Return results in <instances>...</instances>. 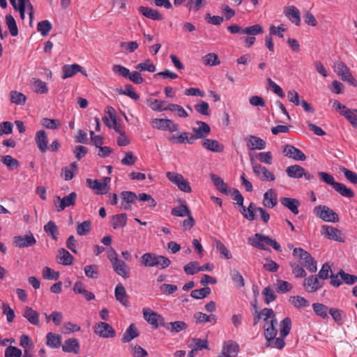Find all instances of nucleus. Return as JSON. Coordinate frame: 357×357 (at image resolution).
Segmentation results:
<instances>
[{
    "label": "nucleus",
    "mask_w": 357,
    "mask_h": 357,
    "mask_svg": "<svg viewBox=\"0 0 357 357\" xmlns=\"http://www.w3.org/2000/svg\"><path fill=\"white\" fill-rule=\"evenodd\" d=\"M248 242L254 247L259 248L261 250H266L265 248V245H271L278 252H282L281 246L280 244L270 238L268 236H266L264 234L257 233L255 234V237L253 238H249Z\"/></svg>",
    "instance_id": "obj_1"
},
{
    "label": "nucleus",
    "mask_w": 357,
    "mask_h": 357,
    "mask_svg": "<svg viewBox=\"0 0 357 357\" xmlns=\"http://www.w3.org/2000/svg\"><path fill=\"white\" fill-rule=\"evenodd\" d=\"M293 255L302 260V264L310 272L314 273L317 271V261L311 256V255L301 248H296L293 250Z\"/></svg>",
    "instance_id": "obj_2"
},
{
    "label": "nucleus",
    "mask_w": 357,
    "mask_h": 357,
    "mask_svg": "<svg viewBox=\"0 0 357 357\" xmlns=\"http://www.w3.org/2000/svg\"><path fill=\"white\" fill-rule=\"evenodd\" d=\"M314 214L322 220L329 222H337L338 215L326 205H319L314 208Z\"/></svg>",
    "instance_id": "obj_3"
},
{
    "label": "nucleus",
    "mask_w": 357,
    "mask_h": 357,
    "mask_svg": "<svg viewBox=\"0 0 357 357\" xmlns=\"http://www.w3.org/2000/svg\"><path fill=\"white\" fill-rule=\"evenodd\" d=\"M227 30L231 33H243L250 36H256L264 33L263 27L259 24L245 28L241 27L238 24H231L227 26Z\"/></svg>",
    "instance_id": "obj_4"
},
{
    "label": "nucleus",
    "mask_w": 357,
    "mask_h": 357,
    "mask_svg": "<svg viewBox=\"0 0 357 357\" xmlns=\"http://www.w3.org/2000/svg\"><path fill=\"white\" fill-rule=\"evenodd\" d=\"M196 124L199 126L198 128H192L193 134L190 135L189 144H192L196 139H204L211 132L210 126L205 122L197 121Z\"/></svg>",
    "instance_id": "obj_5"
},
{
    "label": "nucleus",
    "mask_w": 357,
    "mask_h": 357,
    "mask_svg": "<svg viewBox=\"0 0 357 357\" xmlns=\"http://www.w3.org/2000/svg\"><path fill=\"white\" fill-rule=\"evenodd\" d=\"M252 167L255 175L262 181H273L275 179V175L266 167L257 164L253 158H250Z\"/></svg>",
    "instance_id": "obj_6"
},
{
    "label": "nucleus",
    "mask_w": 357,
    "mask_h": 357,
    "mask_svg": "<svg viewBox=\"0 0 357 357\" xmlns=\"http://www.w3.org/2000/svg\"><path fill=\"white\" fill-rule=\"evenodd\" d=\"M77 194L75 192H72L68 195L61 198L60 197H56V199L54 201V205L56 208V211L60 212L64 210L66 207L74 206L75 204Z\"/></svg>",
    "instance_id": "obj_7"
},
{
    "label": "nucleus",
    "mask_w": 357,
    "mask_h": 357,
    "mask_svg": "<svg viewBox=\"0 0 357 357\" xmlns=\"http://www.w3.org/2000/svg\"><path fill=\"white\" fill-rule=\"evenodd\" d=\"M321 235L337 242H344V239L342 237V231L333 226L324 225L321 227Z\"/></svg>",
    "instance_id": "obj_8"
},
{
    "label": "nucleus",
    "mask_w": 357,
    "mask_h": 357,
    "mask_svg": "<svg viewBox=\"0 0 357 357\" xmlns=\"http://www.w3.org/2000/svg\"><path fill=\"white\" fill-rule=\"evenodd\" d=\"M94 333L101 337L108 338L116 336L115 330L106 322H98L94 326Z\"/></svg>",
    "instance_id": "obj_9"
},
{
    "label": "nucleus",
    "mask_w": 357,
    "mask_h": 357,
    "mask_svg": "<svg viewBox=\"0 0 357 357\" xmlns=\"http://www.w3.org/2000/svg\"><path fill=\"white\" fill-rule=\"evenodd\" d=\"M112 265L114 271L119 275L125 279L130 277V267L124 261L119 259V258H114L112 259Z\"/></svg>",
    "instance_id": "obj_10"
},
{
    "label": "nucleus",
    "mask_w": 357,
    "mask_h": 357,
    "mask_svg": "<svg viewBox=\"0 0 357 357\" xmlns=\"http://www.w3.org/2000/svg\"><path fill=\"white\" fill-rule=\"evenodd\" d=\"M13 243L18 248H28L36 243L33 235L30 233L24 236H16L13 238Z\"/></svg>",
    "instance_id": "obj_11"
},
{
    "label": "nucleus",
    "mask_w": 357,
    "mask_h": 357,
    "mask_svg": "<svg viewBox=\"0 0 357 357\" xmlns=\"http://www.w3.org/2000/svg\"><path fill=\"white\" fill-rule=\"evenodd\" d=\"M283 152L285 156L297 161H303L306 159L303 151L292 145L286 144L284 146Z\"/></svg>",
    "instance_id": "obj_12"
},
{
    "label": "nucleus",
    "mask_w": 357,
    "mask_h": 357,
    "mask_svg": "<svg viewBox=\"0 0 357 357\" xmlns=\"http://www.w3.org/2000/svg\"><path fill=\"white\" fill-rule=\"evenodd\" d=\"M324 285L323 282L318 280L317 275H312L303 282V286L307 292L312 293L319 290Z\"/></svg>",
    "instance_id": "obj_13"
},
{
    "label": "nucleus",
    "mask_w": 357,
    "mask_h": 357,
    "mask_svg": "<svg viewBox=\"0 0 357 357\" xmlns=\"http://www.w3.org/2000/svg\"><path fill=\"white\" fill-rule=\"evenodd\" d=\"M338 75L342 80L348 82L351 85L357 86V82L349 72L347 66L342 62L337 63Z\"/></svg>",
    "instance_id": "obj_14"
},
{
    "label": "nucleus",
    "mask_w": 357,
    "mask_h": 357,
    "mask_svg": "<svg viewBox=\"0 0 357 357\" xmlns=\"http://www.w3.org/2000/svg\"><path fill=\"white\" fill-rule=\"evenodd\" d=\"M239 347L236 342L232 340L227 342L218 357H236L238 354Z\"/></svg>",
    "instance_id": "obj_15"
},
{
    "label": "nucleus",
    "mask_w": 357,
    "mask_h": 357,
    "mask_svg": "<svg viewBox=\"0 0 357 357\" xmlns=\"http://www.w3.org/2000/svg\"><path fill=\"white\" fill-rule=\"evenodd\" d=\"M36 144L40 150V151L43 153H45L48 149V138L47 135L43 130H40L36 133L35 137Z\"/></svg>",
    "instance_id": "obj_16"
},
{
    "label": "nucleus",
    "mask_w": 357,
    "mask_h": 357,
    "mask_svg": "<svg viewBox=\"0 0 357 357\" xmlns=\"http://www.w3.org/2000/svg\"><path fill=\"white\" fill-rule=\"evenodd\" d=\"M286 17L295 25L301 24V13L299 10L294 6H287L284 9Z\"/></svg>",
    "instance_id": "obj_17"
},
{
    "label": "nucleus",
    "mask_w": 357,
    "mask_h": 357,
    "mask_svg": "<svg viewBox=\"0 0 357 357\" xmlns=\"http://www.w3.org/2000/svg\"><path fill=\"white\" fill-rule=\"evenodd\" d=\"M22 315L31 324L40 326L39 314L37 311L29 306H25L23 310Z\"/></svg>",
    "instance_id": "obj_18"
},
{
    "label": "nucleus",
    "mask_w": 357,
    "mask_h": 357,
    "mask_svg": "<svg viewBox=\"0 0 357 357\" xmlns=\"http://www.w3.org/2000/svg\"><path fill=\"white\" fill-rule=\"evenodd\" d=\"M87 185L93 190H96L97 195H104L107 193V190L109 188V186H107V183H102L98 179H86Z\"/></svg>",
    "instance_id": "obj_19"
},
{
    "label": "nucleus",
    "mask_w": 357,
    "mask_h": 357,
    "mask_svg": "<svg viewBox=\"0 0 357 357\" xmlns=\"http://www.w3.org/2000/svg\"><path fill=\"white\" fill-rule=\"evenodd\" d=\"M138 10L142 15L152 20H162L164 18L158 10L149 7L140 6Z\"/></svg>",
    "instance_id": "obj_20"
},
{
    "label": "nucleus",
    "mask_w": 357,
    "mask_h": 357,
    "mask_svg": "<svg viewBox=\"0 0 357 357\" xmlns=\"http://www.w3.org/2000/svg\"><path fill=\"white\" fill-rule=\"evenodd\" d=\"M280 202L284 206L289 209L294 214H298V206H300L301 203L298 199L290 197H282L280 199Z\"/></svg>",
    "instance_id": "obj_21"
},
{
    "label": "nucleus",
    "mask_w": 357,
    "mask_h": 357,
    "mask_svg": "<svg viewBox=\"0 0 357 357\" xmlns=\"http://www.w3.org/2000/svg\"><path fill=\"white\" fill-rule=\"evenodd\" d=\"M278 204L277 194L273 189H269L264 195L263 204L268 208H273Z\"/></svg>",
    "instance_id": "obj_22"
},
{
    "label": "nucleus",
    "mask_w": 357,
    "mask_h": 357,
    "mask_svg": "<svg viewBox=\"0 0 357 357\" xmlns=\"http://www.w3.org/2000/svg\"><path fill=\"white\" fill-rule=\"evenodd\" d=\"M64 352L74 353L77 354L79 351V344L76 338H70L65 341L62 346Z\"/></svg>",
    "instance_id": "obj_23"
},
{
    "label": "nucleus",
    "mask_w": 357,
    "mask_h": 357,
    "mask_svg": "<svg viewBox=\"0 0 357 357\" xmlns=\"http://www.w3.org/2000/svg\"><path fill=\"white\" fill-rule=\"evenodd\" d=\"M202 145L205 149L213 152L220 153L224 150L223 144L215 139H205L202 142Z\"/></svg>",
    "instance_id": "obj_24"
},
{
    "label": "nucleus",
    "mask_w": 357,
    "mask_h": 357,
    "mask_svg": "<svg viewBox=\"0 0 357 357\" xmlns=\"http://www.w3.org/2000/svg\"><path fill=\"white\" fill-rule=\"evenodd\" d=\"M115 298L123 305L127 307L129 305L128 295L124 287L121 284L116 285L114 291Z\"/></svg>",
    "instance_id": "obj_25"
},
{
    "label": "nucleus",
    "mask_w": 357,
    "mask_h": 357,
    "mask_svg": "<svg viewBox=\"0 0 357 357\" xmlns=\"http://www.w3.org/2000/svg\"><path fill=\"white\" fill-rule=\"evenodd\" d=\"M180 202L181 204L179 206H176L172 209L171 214L173 216L185 217L191 213L185 200H180Z\"/></svg>",
    "instance_id": "obj_26"
},
{
    "label": "nucleus",
    "mask_w": 357,
    "mask_h": 357,
    "mask_svg": "<svg viewBox=\"0 0 357 357\" xmlns=\"http://www.w3.org/2000/svg\"><path fill=\"white\" fill-rule=\"evenodd\" d=\"M139 335V333L135 324H131L123 335L121 341L123 343L129 342Z\"/></svg>",
    "instance_id": "obj_27"
},
{
    "label": "nucleus",
    "mask_w": 357,
    "mask_h": 357,
    "mask_svg": "<svg viewBox=\"0 0 357 357\" xmlns=\"http://www.w3.org/2000/svg\"><path fill=\"white\" fill-rule=\"evenodd\" d=\"M82 66L78 64H66L62 67V78L63 79L71 77L79 71H81Z\"/></svg>",
    "instance_id": "obj_28"
},
{
    "label": "nucleus",
    "mask_w": 357,
    "mask_h": 357,
    "mask_svg": "<svg viewBox=\"0 0 357 357\" xmlns=\"http://www.w3.org/2000/svg\"><path fill=\"white\" fill-rule=\"evenodd\" d=\"M247 146L250 150H262L266 147V142L260 137L250 135Z\"/></svg>",
    "instance_id": "obj_29"
},
{
    "label": "nucleus",
    "mask_w": 357,
    "mask_h": 357,
    "mask_svg": "<svg viewBox=\"0 0 357 357\" xmlns=\"http://www.w3.org/2000/svg\"><path fill=\"white\" fill-rule=\"evenodd\" d=\"M158 257L159 255L155 253L146 252L142 256L140 264L146 267L155 266Z\"/></svg>",
    "instance_id": "obj_30"
},
{
    "label": "nucleus",
    "mask_w": 357,
    "mask_h": 357,
    "mask_svg": "<svg viewBox=\"0 0 357 357\" xmlns=\"http://www.w3.org/2000/svg\"><path fill=\"white\" fill-rule=\"evenodd\" d=\"M305 169L298 165L289 166L286 169L287 174L290 178H300L303 177V174H304Z\"/></svg>",
    "instance_id": "obj_31"
},
{
    "label": "nucleus",
    "mask_w": 357,
    "mask_h": 357,
    "mask_svg": "<svg viewBox=\"0 0 357 357\" xmlns=\"http://www.w3.org/2000/svg\"><path fill=\"white\" fill-rule=\"evenodd\" d=\"M58 258L59 259V263L65 266L72 264L74 259L73 256L64 248L59 250Z\"/></svg>",
    "instance_id": "obj_32"
},
{
    "label": "nucleus",
    "mask_w": 357,
    "mask_h": 357,
    "mask_svg": "<svg viewBox=\"0 0 357 357\" xmlns=\"http://www.w3.org/2000/svg\"><path fill=\"white\" fill-rule=\"evenodd\" d=\"M194 318L196 319L197 324H204L206 322L216 323L217 317L215 314H206L201 312H197L194 314Z\"/></svg>",
    "instance_id": "obj_33"
},
{
    "label": "nucleus",
    "mask_w": 357,
    "mask_h": 357,
    "mask_svg": "<svg viewBox=\"0 0 357 357\" xmlns=\"http://www.w3.org/2000/svg\"><path fill=\"white\" fill-rule=\"evenodd\" d=\"M333 189L343 197L352 198L354 197V192L344 184L336 182L333 187Z\"/></svg>",
    "instance_id": "obj_34"
},
{
    "label": "nucleus",
    "mask_w": 357,
    "mask_h": 357,
    "mask_svg": "<svg viewBox=\"0 0 357 357\" xmlns=\"http://www.w3.org/2000/svg\"><path fill=\"white\" fill-rule=\"evenodd\" d=\"M46 344L52 348H59L61 345V335L53 333H48L46 336Z\"/></svg>",
    "instance_id": "obj_35"
},
{
    "label": "nucleus",
    "mask_w": 357,
    "mask_h": 357,
    "mask_svg": "<svg viewBox=\"0 0 357 357\" xmlns=\"http://www.w3.org/2000/svg\"><path fill=\"white\" fill-rule=\"evenodd\" d=\"M143 315L144 319L150 324L153 328H158L157 317H158V314L157 312L150 309H144Z\"/></svg>",
    "instance_id": "obj_36"
},
{
    "label": "nucleus",
    "mask_w": 357,
    "mask_h": 357,
    "mask_svg": "<svg viewBox=\"0 0 357 357\" xmlns=\"http://www.w3.org/2000/svg\"><path fill=\"white\" fill-rule=\"evenodd\" d=\"M127 223V215L126 213H121L119 215H114L112 218V227L116 229L119 227H124Z\"/></svg>",
    "instance_id": "obj_37"
},
{
    "label": "nucleus",
    "mask_w": 357,
    "mask_h": 357,
    "mask_svg": "<svg viewBox=\"0 0 357 357\" xmlns=\"http://www.w3.org/2000/svg\"><path fill=\"white\" fill-rule=\"evenodd\" d=\"M116 91L119 94L127 96L134 100L139 99V96L133 91V87L130 84H126L124 89L122 88L116 89Z\"/></svg>",
    "instance_id": "obj_38"
},
{
    "label": "nucleus",
    "mask_w": 357,
    "mask_h": 357,
    "mask_svg": "<svg viewBox=\"0 0 357 357\" xmlns=\"http://www.w3.org/2000/svg\"><path fill=\"white\" fill-rule=\"evenodd\" d=\"M45 231L50 235L51 238L56 241L57 235L59 234V228L56 225L55 222L52 220H50L45 226H44Z\"/></svg>",
    "instance_id": "obj_39"
},
{
    "label": "nucleus",
    "mask_w": 357,
    "mask_h": 357,
    "mask_svg": "<svg viewBox=\"0 0 357 357\" xmlns=\"http://www.w3.org/2000/svg\"><path fill=\"white\" fill-rule=\"evenodd\" d=\"M188 325L183 321H176L174 322L167 323V330L172 333H178L183 330L186 329Z\"/></svg>",
    "instance_id": "obj_40"
},
{
    "label": "nucleus",
    "mask_w": 357,
    "mask_h": 357,
    "mask_svg": "<svg viewBox=\"0 0 357 357\" xmlns=\"http://www.w3.org/2000/svg\"><path fill=\"white\" fill-rule=\"evenodd\" d=\"M291 324V319L289 317H285L281 321L280 334L282 337H285L289 334Z\"/></svg>",
    "instance_id": "obj_41"
},
{
    "label": "nucleus",
    "mask_w": 357,
    "mask_h": 357,
    "mask_svg": "<svg viewBox=\"0 0 357 357\" xmlns=\"http://www.w3.org/2000/svg\"><path fill=\"white\" fill-rule=\"evenodd\" d=\"M290 303L297 308H302L309 306L310 303L304 297L300 296H290Z\"/></svg>",
    "instance_id": "obj_42"
},
{
    "label": "nucleus",
    "mask_w": 357,
    "mask_h": 357,
    "mask_svg": "<svg viewBox=\"0 0 357 357\" xmlns=\"http://www.w3.org/2000/svg\"><path fill=\"white\" fill-rule=\"evenodd\" d=\"M52 29V24L49 20H43L38 23L37 30L43 36H46L49 34Z\"/></svg>",
    "instance_id": "obj_43"
},
{
    "label": "nucleus",
    "mask_w": 357,
    "mask_h": 357,
    "mask_svg": "<svg viewBox=\"0 0 357 357\" xmlns=\"http://www.w3.org/2000/svg\"><path fill=\"white\" fill-rule=\"evenodd\" d=\"M312 308L316 314L321 317L323 319L328 318V308L326 305L322 303H313Z\"/></svg>",
    "instance_id": "obj_44"
},
{
    "label": "nucleus",
    "mask_w": 357,
    "mask_h": 357,
    "mask_svg": "<svg viewBox=\"0 0 357 357\" xmlns=\"http://www.w3.org/2000/svg\"><path fill=\"white\" fill-rule=\"evenodd\" d=\"M211 292V289L208 287H204L199 289H194L191 291L190 296L195 299H202L206 298Z\"/></svg>",
    "instance_id": "obj_45"
},
{
    "label": "nucleus",
    "mask_w": 357,
    "mask_h": 357,
    "mask_svg": "<svg viewBox=\"0 0 357 357\" xmlns=\"http://www.w3.org/2000/svg\"><path fill=\"white\" fill-rule=\"evenodd\" d=\"M10 102L16 105H22L25 103L26 97L23 93L16 91H12L10 93Z\"/></svg>",
    "instance_id": "obj_46"
},
{
    "label": "nucleus",
    "mask_w": 357,
    "mask_h": 357,
    "mask_svg": "<svg viewBox=\"0 0 357 357\" xmlns=\"http://www.w3.org/2000/svg\"><path fill=\"white\" fill-rule=\"evenodd\" d=\"M230 276L237 287L241 288L245 286L243 277L238 270H231L230 271Z\"/></svg>",
    "instance_id": "obj_47"
},
{
    "label": "nucleus",
    "mask_w": 357,
    "mask_h": 357,
    "mask_svg": "<svg viewBox=\"0 0 357 357\" xmlns=\"http://www.w3.org/2000/svg\"><path fill=\"white\" fill-rule=\"evenodd\" d=\"M6 22L12 36H16L18 34V29L14 17L11 15L6 16Z\"/></svg>",
    "instance_id": "obj_48"
},
{
    "label": "nucleus",
    "mask_w": 357,
    "mask_h": 357,
    "mask_svg": "<svg viewBox=\"0 0 357 357\" xmlns=\"http://www.w3.org/2000/svg\"><path fill=\"white\" fill-rule=\"evenodd\" d=\"M1 162L8 167L9 170L17 169L20 165L18 160L9 155L1 157Z\"/></svg>",
    "instance_id": "obj_49"
},
{
    "label": "nucleus",
    "mask_w": 357,
    "mask_h": 357,
    "mask_svg": "<svg viewBox=\"0 0 357 357\" xmlns=\"http://www.w3.org/2000/svg\"><path fill=\"white\" fill-rule=\"evenodd\" d=\"M149 106L154 111L162 112L169 110V104L165 100L155 99L150 103Z\"/></svg>",
    "instance_id": "obj_50"
},
{
    "label": "nucleus",
    "mask_w": 357,
    "mask_h": 357,
    "mask_svg": "<svg viewBox=\"0 0 357 357\" xmlns=\"http://www.w3.org/2000/svg\"><path fill=\"white\" fill-rule=\"evenodd\" d=\"M171 123L170 119H154L152 120L151 124V126L154 128H157L158 130H167L169 125L168 123Z\"/></svg>",
    "instance_id": "obj_51"
},
{
    "label": "nucleus",
    "mask_w": 357,
    "mask_h": 357,
    "mask_svg": "<svg viewBox=\"0 0 357 357\" xmlns=\"http://www.w3.org/2000/svg\"><path fill=\"white\" fill-rule=\"evenodd\" d=\"M340 114L347 119L354 128H357V116L352 110L347 108L341 111Z\"/></svg>",
    "instance_id": "obj_52"
},
{
    "label": "nucleus",
    "mask_w": 357,
    "mask_h": 357,
    "mask_svg": "<svg viewBox=\"0 0 357 357\" xmlns=\"http://www.w3.org/2000/svg\"><path fill=\"white\" fill-rule=\"evenodd\" d=\"M190 133L188 132H183L179 135H172L169 137V140L172 142L176 144H184L188 143L190 140Z\"/></svg>",
    "instance_id": "obj_53"
},
{
    "label": "nucleus",
    "mask_w": 357,
    "mask_h": 357,
    "mask_svg": "<svg viewBox=\"0 0 357 357\" xmlns=\"http://www.w3.org/2000/svg\"><path fill=\"white\" fill-rule=\"evenodd\" d=\"M203 63L206 66H213L220 64L218 56L215 53H209L203 57Z\"/></svg>",
    "instance_id": "obj_54"
},
{
    "label": "nucleus",
    "mask_w": 357,
    "mask_h": 357,
    "mask_svg": "<svg viewBox=\"0 0 357 357\" xmlns=\"http://www.w3.org/2000/svg\"><path fill=\"white\" fill-rule=\"evenodd\" d=\"M91 229V222L90 220H85L77 226V233L79 236H84L88 234Z\"/></svg>",
    "instance_id": "obj_55"
},
{
    "label": "nucleus",
    "mask_w": 357,
    "mask_h": 357,
    "mask_svg": "<svg viewBox=\"0 0 357 357\" xmlns=\"http://www.w3.org/2000/svg\"><path fill=\"white\" fill-rule=\"evenodd\" d=\"M135 68L140 71L147 70L151 73H154L156 70L155 66L151 63L150 59H146L144 62L139 63L135 66Z\"/></svg>",
    "instance_id": "obj_56"
},
{
    "label": "nucleus",
    "mask_w": 357,
    "mask_h": 357,
    "mask_svg": "<svg viewBox=\"0 0 357 357\" xmlns=\"http://www.w3.org/2000/svg\"><path fill=\"white\" fill-rule=\"evenodd\" d=\"M262 295L264 297V302L267 305L274 301L277 298V296L270 286L264 289L262 291Z\"/></svg>",
    "instance_id": "obj_57"
},
{
    "label": "nucleus",
    "mask_w": 357,
    "mask_h": 357,
    "mask_svg": "<svg viewBox=\"0 0 357 357\" xmlns=\"http://www.w3.org/2000/svg\"><path fill=\"white\" fill-rule=\"evenodd\" d=\"M84 273L87 278L96 279L98 278L99 273L97 265H87L84 268Z\"/></svg>",
    "instance_id": "obj_58"
},
{
    "label": "nucleus",
    "mask_w": 357,
    "mask_h": 357,
    "mask_svg": "<svg viewBox=\"0 0 357 357\" xmlns=\"http://www.w3.org/2000/svg\"><path fill=\"white\" fill-rule=\"evenodd\" d=\"M215 247L217 250L220 252L222 257H224L227 259H230L232 257L231 252L227 248V247L220 241H216Z\"/></svg>",
    "instance_id": "obj_59"
},
{
    "label": "nucleus",
    "mask_w": 357,
    "mask_h": 357,
    "mask_svg": "<svg viewBox=\"0 0 357 357\" xmlns=\"http://www.w3.org/2000/svg\"><path fill=\"white\" fill-rule=\"evenodd\" d=\"M41 123L43 127L47 129L55 130L57 129L60 126L61 123L58 119H50L48 118L43 119Z\"/></svg>",
    "instance_id": "obj_60"
},
{
    "label": "nucleus",
    "mask_w": 357,
    "mask_h": 357,
    "mask_svg": "<svg viewBox=\"0 0 357 357\" xmlns=\"http://www.w3.org/2000/svg\"><path fill=\"white\" fill-rule=\"evenodd\" d=\"M166 176L171 182L176 185L178 188L185 178L182 174L172 172H167Z\"/></svg>",
    "instance_id": "obj_61"
},
{
    "label": "nucleus",
    "mask_w": 357,
    "mask_h": 357,
    "mask_svg": "<svg viewBox=\"0 0 357 357\" xmlns=\"http://www.w3.org/2000/svg\"><path fill=\"white\" fill-rule=\"evenodd\" d=\"M292 289L291 284L282 280H277L276 291L279 294H284L289 291Z\"/></svg>",
    "instance_id": "obj_62"
},
{
    "label": "nucleus",
    "mask_w": 357,
    "mask_h": 357,
    "mask_svg": "<svg viewBox=\"0 0 357 357\" xmlns=\"http://www.w3.org/2000/svg\"><path fill=\"white\" fill-rule=\"evenodd\" d=\"M33 85L35 87L34 91L37 93L43 94L48 91L47 84L39 79H33Z\"/></svg>",
    "instance_id": "obj_63"
},
{
    "label": "nucleus",
    "mask_w": 357,
    "mask_h": 357,
    "mask_svg": "<svg viewBox=\"0 0 357 357\" xmlns=\"http://www.w3.org/2000/svg\"><path fill=\"white\" fill-rule=\"evenodd\" d=\"M338 274L342 280L347 284L351 285L357 282V276L345 273L342 269H340Z\"/></svg>",
    "instance_id": "obj_64"
}]
</instances>
